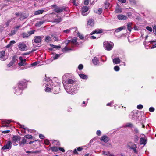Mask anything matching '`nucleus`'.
<instances>
[{
    "label": "nucleus",
    "instance_id": "1",
    "mask_svg": "<svg viewBox=\"0 0 156 156\" xmlns=\"http://www.w3.org/2000/svg\"><path fill=\"white\" fill-rule=\"evenodd\" d=\"M27 81L25 79L20 81L18 83V86L21 90H23L27 87Z\"/></svg>",
    "mask_w": 156,
    "mask_h": 156
},
{
    "label": "nucleus",
    "instance_id": "2",
    "mask_svg": "<svg viewBox=\"0 0 156 156\" xmlns=\"http://www.w3.org/2000/svg\"><path fill=\"white\" fill-rule=\"evenodd\" d=\"M103 44L105 48L107 50H110L113 47V44L112 42L105 41L104 42Z\"/></svg>",
    "mask_w": 156,
    "mask_h": 156
},
{
    "label": "nucleus",
    "instance_id": "3",
    "mask_svg": "<svg viewBox=\"0 0 156 156\" xmlns=\"http://www.w3.org/2000/svg\"><path fill=\"white\" fill-rule=\"evenodd\" d=\"M21 137L19 136H13L12 138V141L14 145H17L18 144L17 143L20 140Z\"/></svg>",
    "mask_w": 156,
    "mask_h": 156
},
{
    "label": "nucleus",
    "instance_id": "4",
    "mask_svg": "<svg viewBox=\"0 0 156 156\" xmlns=\"http://www.w3.org/2000/svg\"><path fill=\"white\" fill-rule=\"evenodd\" d=\"M127 146L130 149L133 150L134 153H137L136 150L137 146L135 144H133L132 142H129L127 144Z\"/></svg>",
    "mask_w": 156,
    "mask_h": 156
},
{
    "label": "nucleus",
    "instance_id": "5",
    "mask_svg": "<svg viewBox=\"0 0 156 156\" xmlns=\"http://www.w3.org/2000/svg\"><path fill=\"white\" fill-rule=\"evenodd\" d=\"M54 11L56 13H59L63 11L67 12L69 11V9L68 7H62L61 8L56 7L55 8Z\"/></svg>",
    "mask_w": 156,
    "mask_h": 156
},
{
    "label": "nucleus",
    "instance_id": "6",
    "mask_svg": "<svg viewBox=\"0 0 156 156\" xmlns=\"http://www.w3.org/2000/svg\"><path fill=\"white\" fill-rule=\"evenodd\" d=\"M12 148V142L10 141H7L5 145H4L2 148L3 150L6 149H10Z\"/></svg>",
    "mask_w": 156,
    "mask_h": 156
},
{
    "label": "nucleus",
    "instance_id": "7",
    "mask_svg": "<svg viewBox=\"0 0 156 156\" xmlns=\"http://www.w3.org/2000/svg\"><path fill=\"white\" fill-rule=\"evenodd\" d=\"M17 56L16 55H14L12 58V60L9 62V63L7 65L8 67H10L12 66L14 63H15L16 61H17Z\"/></svg>",
    "mask_w": 156,
    "mask_h": 156
},
{
    "label": "nucleus",
    "instance_id": "8",
    "mask_svg": "<svg viewBox=\"0 0 156 156\" xmlns=\"http://www.w3.org/2000/svg\"><path fill=\"white\" fill-rule=\"evenodd\" d=\"M100 140L103 141L105 143H107L110 140L109 137L106 135H103L100 138Z\"/></svg>",
    "mask_w": 156,
    "mask_h": 156
},
{
    "label": "nucleus",
    "instance_id": "9",
    "mask_svg": "<svg viewBox=\"0 0 156 156\" xmlns=\"http://www.w3.org/2000/svg\"><path fill=\"white\" fill-rule=\"evenodd\" d=\"M144 135V134H142ZM147 139L146 137L144 135V137H141L140 139V145H145L147 143Z\"/></svg>",
    "mask_w": 156,
    "mask_h": 156
},
{
    "label": "nucleus",
    "instance_id": "10",
    "mask_svg": "<svg viewBox=\"0 0 156 156\" xmlns=\"http://www.w3.org/2000/svg\"><path fill=\"white\" fill-rule=\"evenodd\" d=\"M5 51H2L0 52V59L2 61H5L7 58H5Z\"/></svg>",
    "mask_w": 156,
    "mask_h": 156
},
{
    "label": "nucleus",
    "instance_id": "11",
    "mask_svg": "<svg viewBox=\"0 0 156 156\" xmlns=\"http://www.w3.org/2000/svg\"><path fill=\"white\" fill-rule=\"evenodd\" d=\"M19 49L22 51H24L26 50L27 46L24 43H20L18 46Z\"/></svg>",
    "mask_w": 156,
    "mask_h": 156
},
{
    "label": "nucleus",
    "instance_id": "12",
    "mask_svg": "<svg viewBox=\"0 0 156 156\" xmlns=\"http://www.w3.org/2000/svg\"><path fill=\"white\" fill-rule=\"evenodd\" d=\"M14 93L17 95H20L22 92V91L23 90H21L19 87H16L14 89Z\"/></svg>",
    "mask_w": 156,
    "mask_h": 156
},
{
    "label": "nucleus",
    "instance_id": "13",
    "mask_svg": "<svg viewBox=\"0 0 156 156\" xmlns=\"http://www.w3.org/2000/svg\"><path fill=\"white\" fill-rule=\"evenodd\" d=\"M83 149V147H79L76 148L73 151V152L74 154H79L78 151L81 152Z\"/></svg>",
    "mask_w": 156,
    "mask_h": 156
},
{
    "label": "nucleus",
    "instance_id": "14",
    "mask_svg": "<svg viewBox=\"0 0 156 156\" xmlns=\"http://www.w3.org/2000/svg\"><path fill=\"white\" fill-rule=\"evenodd\" d=\"M42 38L41 36H36L34 38V41L35 43H38L41 41Z\"/></svg>",
    "mask_w": 156,
    "mask_h": 156
},
{
    "label": "nucleus",
    "instance_id": "15",
    "mask_svg": "<svg viewBox=\"0 0 156 156\" xmlns=\"http://www.w3.org/2000/svg\"><path fill=\"white\" fill-rule=\"evenodd\" d=\"M117 18L119 20H126L127 19V17L123 15H119L117 16Z\"/></svg>",
    "mask_w": 156,
    "mask_h": 156
},
{
    "label": "nucleus",
    "instance_id": "16",
    "mask_svg": "<svg viewBox=\"0 0 156 156\" xmlns=\"http://www.w3.org/2000/svg\"><path fill=\"white\" fill-rule=\"evenodd\" d=\"M22 58H23L21 56H20L19 58L20 59V62H19L18 64L20 66H26L27 65V64L25 62L23 61Z\"/></svg>",
    "mask_w": 156,
    "mask_h": 156
},
{
    "label": "nucleus",
    "instance_id": "17",
    "mask_svg": "<svg viewBox=\"0 0 156 156\" xmlns=\"http://www.w3.org/2000/svg\"><path fill=\"white\" fill-rule=\"evenodd\" d=\"M26 140L25 138H23L22 140L21 141H20L19 143L20 146L22 147H23L24 144L26 143Z\"/></svg>",
    "mask_w": 156,
    "mask_h": 156
},
{
    "label": "nucleus",
    "instance_id": "18",
    "mask_svg": "<svg viewBox=\"0 0 156 156\" xmlns=\"http://www.w3.org/2000/svg\"><path fill=\"white\" fill-rule=\"evenodd\" d=\"M44 12V10L43 9L39 10L34 11V14L35 15H38L42 14Z\"/></svg>",
    "mask_w": 156,
    "mask_h": 156
},
{
    "label": "nucleus",
    "instance_id": "19",
    "mask_svg": "<svg viewBox=\"0 0 156 156\" xmlns=\"http://www.w3.org/2000/svg\"><path fill=\"white\" fill-rule=\"evenodd\" d=\"M94 20L92 19H89L87 23V25L92 27L94 26Z\"/></svg>",
    "mask_w": 156,
    "mask_h": 156
},
{
    "label": "nucleus",
    "instance_id": "20",
    "mask_svg": "<svg viewBox=\"0 0 156 156\" xmlns=\"http://www.w3.org/2000/svg\"><path fill=\"white\" fill-rule=\"evenodd\" d=\"M103 32V31L102 29H100V30H96L93 32H92L90 34V35H92L95 34H98L100 33H101Z\"/></svg>",
    "mask_w": 156,
    "mask_h": 156
},
{
    "label": "nucleus",
    "instance_id": "21",
    "mask_svg": "<svg viewBox=\"0 0 156 156\" xmlns=\"http://www.w3.org/2000/svg\"><path fill=\"white\" fill-rule=\"evenodd\" d=\"M45 22L44 20H41L39 21H38L36 23L35 26L37 27H39L41 26Z\"/></svg>",
    "mask_w": 156,
    "mask_h": 156
},
{
    "label": "nucleus",
    "instance_id": "22",
    "mask_svg": "<svg viewBox=\"0 0 156 156\" xmlns=\"http://www.w3.org/2000/svg\"><path fill=\"white\" fill-rule=\"evenodd\" d=\"M89 9V8L86 6H83L82 8V13L83 14V13H84L87 12Z\"/></svg>",
    "mask_w": 156,
    "mask_h": 156
},
{
    "label": "nucleus",
    "instance_id": "23",
    "mask_svg": "<svg viewBox=\"0 0 156 156\" xmlns=\"http://www.w3.org/2000/svg\"><path fill=\"white\" fill-rule=\"evenodd\" d=\"M132 23L131 22H128L127 23V29L130 32H131L132 29Z\"/></svg>",
    "mask_w": 156,
    "mask_h": 156
},
{
    "label": "nucleus",
    "instance_id": "24",
    "mask_svg": "<svg viewBox=\"0 0 156 156\" xmlns=\"http://www.w3.org/2000/svg\"><path fill=\"white\" fill-rule=\"evenodd\" d=\"M113 62L115 64H119L120 62V59L119 58H116L113 59Z\"/></svg>",
    "mask_w": 156,
    "mask_h": 156
},
{
    "label": "nucleus",
    "instance_id": "25",
    "mask_svg": "<svg viewBox=\"0 0 156 156\" xmlns=\"http://www.w3.org/2000/svg\"><path fill=\"white\" fill-rule=\"evenodd\" d=\"M59 88L58 87H55L52 88V90L53 91L55 94L58 93Z\"/></svg>",
    "mask_w": 156,
    "mask_h": 156
},
{
    "label": "nucleus",
    "instance_id": "26",
    "mask_svg": "<svg viewBox=\"0 0 156 156\" xmlns=\"http://www.w3.org/2000/svg\"><path fill=\"white\" fill-rule=\"evenodd\" d=\"M126 27L125 26L120 27H119L118 28H117L116 29V30H115V32H117V33L118 32L121 31L123 29H126Z\"/></svg>",
    "mask_w": 156,
    "mask_h": 156
},
{
    "label": "nucleus",
    "instance_id": "27",
    "mask_svg": "<svg viewBox=\"0 0 156 156\" xmlns=\"http://www.w3.org/2000/svg\"><path fill=\"white\" fill-rule=\"evenodd\" d=\"M65 82L66 83L72 84L74 82V81L72 79H68L66 80Z\"/></svg>",
    "mask_w": 156,
    "mask_h": 156
},
{
    "label": "nucleus",
    "instance_id": "28",
    "mask_svg": "<svg viewBox=\"0 0 156 156\" xmlns=\"http://www.w3.org/2000/svg\"><path fill=\"white\" fill-rule=\"evenodd\" d=\"M115 13H119L122 12V9L121 8L117 7L115 9Z\"/></svg>",
    "mask_w": 156,
    "mask_h": 156
},
{
    "label": "nucleus",
    "instance_id": "29",
    "mask_svg": "<svg viewBox=\"0 0 156 156\" xmlns=\"http://www.w3.org/2000/svg\"><path fill=\"white\" fill-rule=\"evenodd\" d=\"M79 76L83 79H86L88 78L87 76L81 73L79 74Z\"/></svg>",
    "mask_w": 156,
    "mask_h": 156
},
{
    "label": "nucleus",
    "instance_id": "30",
    "mask_svg": "<svg viewBox=\"0 0 156 156\" xmlns=\"http://www.w3.org/2000/svg\"><path fill=\"white\" fill-rule=\"evenodd\" d=\"M98 60L96 57H94L92 60L93 63L95 65H97L98 64Z\"/></svg>",
    "mask_w": 156,
    "mask_h": 156
},
{
    "label": "nucleus",
    "instance_id": "31",
    "mask_svg": "<svg viewBox=\"0 0 156 156\" xmlns=\"http://www.w3.org/2000/svg\"><path fill=\"white\" fill-rule=\"evenodd\" d=\"M53 152H57L58 151V147L55 146L52 147L50 148Z\"/></svg>",
    "mask_w": 156,
    "mask_h": 156
},
{
    "label": "nucleus",
    "instance_id": "32",
    "mask_svg": "<svg viewBox=\"0 0 156 156\" xmlns=\"http://www.w3.org/2000/svg\"><path fill=\"white\" fill-rule=\"evenodd\" d=\"M16 32V31L15 30H12L11 32L8 35L9 36H12L14 35Z\"/></svg>",
    "mask_w": 156,
    "mask_h": 156
},
{
    "label": "nucleus",
    "instance_id": "33",
    "mask_svg": "<svg viewBox=\"0 0 156 156\" xmlns=\"http://www.w3.org/2000/svg\"><path fill=\"white\" fill-rule=\"evenodd\" d=\"M139 139V137L137 135H135L134 136V141L135 143H137Z\"/></svg>",
    "mask_w": 156,
    "mask_h": 156
},
{
    "label": "nucleus",
    "instance_id": "34",
    "mask_svg": "<svg viewBox=\"0 0 156 156\" xmlns=\"http://www.w3.org/2000/svg\"><path fill=\"white\" fill-rule=\"evenodd\" d=\"M70 42L73 44H74L75 43V44H78V42H77V38L75 39H73L71 40H70Z\"/></svg>",
    "mask_w": 156,
    "mask_h": 156
},
{
    "label": "nucleus",
    "instance_id": "35",
    "mask_svg": "<svg viewBox=\"0 0 156 156\" xmlns=\"http://www.w3.org/2000/svg\"><path fill=\"white\" fill-rule=\"evenodd\" d=\"M26 153H31V154H37L40 152V151H27Z\"/></svg>",
    "mask_w": 156,
    "mask_h": 156
},
{
    "label": "nucleus",
    "instance_id": "36",
    "mask_svg": "<svg viewBox=\"0 0 156 156\" xmlns=\"http://www.w3.org/2000/svg\"><path fill=\"white\" fill-rule=\"evenodd\" d=\"M36 142H37V144L36 145H39V144H40V141L39 140H36L35 141H30V142H29V144H31L33 143Z\"/></svg>",
    "mask_w": 156,
    "mask_h": 156
},
{
    "label": "nucleus",
    "instance_id": "37",
    "mask_svg": "<svg viewBox=\"0 0 156 156\" xmlns=\"http://www.w3.org/2000/svg\"><path fill=\"white\" fill-rule=\"evenodd\" d=\"M50 46L53 48L56 49L60 48H61V46L60 45L56 46L51 44H50Z\"/></svg>",
    "mask_w": 156,
    "mask_h": 156
},
{
    "label": "nucleus",
    "instance_id": "38",
    "mask_svg": "<svg viewBox=\"0 0 156 156\" xmlns=\"http://www.w3.org/2000/svg\"><path fill=\"white\" fill-rule=\"evenodd\" d=\"M28 34L25 32L22 33V37L23 38H28Z\"/></svg>",
    "mask_w": 156,
    "mask_h": 156
},
{
    "label": "nucleus",
    "instance_id": "39",
    "mask_svg": "<svg viewBox=\"0 0 156 156\" xmlns=\"http://www.w3.org/2000/svg\"><path fill=\"white\" fill-rule=\"evenodd\" d=\"M51 37L48 36L46 37L45 40L46 42H48L50 41H51Z\"/></svg>",
    "mask_w": 156,
    "mask_h": 156
},
{
    "label": "nucleus",
    "instance_id": "40",
    "mask_svg": "<svg viewBox=\"0 0 156 156\" xmlns=\"http://www.w3.org/2000/svg\"><path fill=\"white\" fill-rule=\"evenodd\" d=\"M62 20V19L61 17H60L57 19H55V21L57 23L60 22Z\"/></svg>",
    "mask_w": 156,
    "mask_h": 156
},
{
    "label": "nucleus",
    "instance_id": "41",
    "mask_svg": "<svg viewBox=\"0 0 156 156\" xmlns=\"http://www.w3.org/2000/svg\"><path fill=\"white\" fill-rule=\"evenodd\" d=\"M52 90V88H49L48 87H46L45 90L46 92H50Z\"/></svg>",
    "mask_w": 156,
    "mask_h": 156
},
{
    "label": "nucleus",
    "instance_id": "42",
    "mask_svg": "<svg viewBox=\"0 0 156 156\" xmlns=\"http://www.w3.org/2000/svg\"><path fill=\"white\" fill-rule=\"evenodd\" d=\"M35 31V30L30 31L28 32V34L29 36H30L32 34H34Z\"/></svg>",
    "mask_w": 156,
    "mask_h": 156
},
{
    "label": "nucleus",
    "instance_id": "43",
    "mask_svg": "<svg viewBox=\"0 0 156 156\" xmlns=\"http://www.w3.org/2000/svg\"><path fill=\"white\" fill-rule=\"evenodd\" d=\"M102 12V9L101 8H100L98 9V12H96V13L100 15Z\"/></svg>",
    "mask_w": 156,
    "mask_h": 156
},
{
    "label": "nucleus",
    "instance_id": "44",
    "mask_svg": "<svg viewBox=\"0 0 156 156\" xmlns=\"http://www.w3.org/2000/svg\"><path fill=\"white\" fill-rule=\"evenodd\" d=\"M110 5V4L107 2H106L105 3V9H107L108 7H109Z\"/></svg>",
    "mask_w": 156,
    "mask_h": 156
},
{
    "label": "nucleus",
    "instance_id": "45",
    "mask_svg": "<svg viewBox=\"0 0 156 156\" xmlns=\"http://www.w3.org/2000/svg\"><path fill=\"white\" fill-rule=\"evenodd\" d=\"M83 65L82 64H80L78 66V69L79 70H81L83 69Z\"/></svg>",
    "mask_w": 156,
    "mask_h": 156
},
{
    "label": "nucleus",
    "instance_id": "46",
    "mask_svg": "<svg viewBox=\"0 0 156 156\" xmlns=\"http://www.w3.org/2000/svg\"><path fill=\"white\" fill-rule=\"evenodd\" d=\"M60 54H56L53 57V59H56L58 58L60 56Z\"/></svg>",
    "mask_w": 156,
    "mask_h": 156
},
{
    "label": "nucleus",
    "instance_id": "47",
    "mask_svg": "<svg viewBox=\"0 0 156 156\" xmlns=\"http://www.w3.org/2000/svg\"><path fill=\"white\" fill-rule=\"evenodd\" d=\"M20 18L23 19H25L27 18V16H26V15H25L24 14H21L20 15Z\"/></svg>",
    "mask_w": 156,
    "mask_h": 156
},
{
    "label": "nucleus",
    "instance_id": "48",
    "mask_svg": "<svg viewBox=\"0 0 156 156\" xmlns=\"http://www.w3.org/2000/svg\"><path fill=\"white\" fill-rule=\"evenodd\" d=\"M25 137L27 139H31L32 138V136L30 135H27L25 136Z\"/></svg>",
    "mask_w": 156,
    "mask_h": 156
},
{
    "label": "nucleus",
    "instance_id": "49",
    "mask_svg": "<svg viewBox=\"0 0 156 156\" xmlns=\"http://www.w3.org/2000/svg\"><path fill=\"white\" fill-rule=\"evenodd\" d=\"M114 69L116 71H119L120 69V68L119 66H115L114 67Z\"/></svg>",
    "mask_w": 156,
    "mask_h": 156
},
{
    "label": "nucleus",
    "instance_id": "50",
    "mask_svg": "<svg viewBox=\"0 0 156 156\" xmlns=\"http://www.w3.org/2000/svg\"><path fill=\"white\" fill-rule=\"evenodd\" d=\"M146 29L147 30H148L150 32H152V28L151 27H150L149 26H147L146 27Z\"/></svg>",
    "mask_w": 156,
    "mask_h": 156
},
{
    "label": "nucleus",
    "instance_id": "51",
    "mask_svg": "<svg viewBox=\"0 0 156 156\" xmlns=\"http://www.w3.org/2000/svg\"><path fill=\"white\" fill-rule=\"evenodd\" d=\"M137 108L139 109H141L143 108V106L142 105L139 104L137 106Z\"/></svg>",
    "mask_w": 156,
    "mask_h": 156
},
{
    "label": "nucleus",
    "instance_id": "52",
    "mask_svg": "<svg viewBox=\"0 0 156 156\" xmlns=\"http://www.w3.org/2000/svg\"><path fill=\"white\" fill-rule=\"evenodd\" d=\"M69 50V49L67 47L65 46L64 48L62 49V51L63 52Z\"/></svg>",
    "mask_w": 156,
    "mask_h": 156
},
{
    "label": "nucleus",
    "instance_id": "53",
    "mask_svg": "<svg viewBox=\"0 0 156 156\" xmlns=\"http://www.w3.org/2000/svg\"><path fill=\"white\" fill-rule=\"evenodd\" d=\"M44 142L45 144L47 145H49L50 143L49 141L47 139L45 140Z\"/></svg>",
    "mask_w": 156,
    "mask_h": 156
},
{
    "label": "nucleus",
    "instance_id": "54",
    "mask_svg": "<svg viewBox=\"0 0 156 156\" xmlns=\"http://www.w3.org/2000/svg\"><path fill=\"white\" fill-rule=\"evenodd\" d=\"M89 0H85L84 2V4L86 5L89 4Z\"/></svg>",
    "mask_w": 156,
    "mask_h": 156
},
{
    "label": "nucleus",
    "instance_id": "55",
    "mask_svg": "<svg viewBox=\"0 0 156 156\" xmlns=\"http://www.w3.org/2000/svg\"><path fill=\"white\" fill-rule=\"evenodd\" d=\"M133 126V125L131 123H127L126 125V127H132Z\"/></svg>",
    "mask_w": 156,
    "mask_h": 156
},
{
    "label": "nucleus",
    "instance_id": "56",
    "mask_svg": "<svg viewBox=\"0 0 156 156\" xmlns=\"http://www.w3.org/2000/svg\"><path fill=\"white\" fill-rule=\"evenodd\" d=\"M154 108L153 107H151L149 108V111L151 112H154Z\"/></svg>",
    "mask_w": 156,
    "mask_h": 156
},
{
    "label": "nucleus",
    "instance_id": "57",
    "mask_svg": "<svg viewBox=\"0 0 156 156\" xmlns=\"http://www.w3.org/2000/svg\"><path fill=\"white\" fill-rule=\"evenodd\" d=\"M77 36L80 39H83L84 37L82 35L80 34L79 33H78L77 34Z\"/></svg>",
    "mask_w": 156,
    "mask_h": 156
},
{
    "label": "nucleus",
    "instance_id": "58",
    "mask_svg": "<svg viewBox=\"0 0 156 156\" xmlns=\"http://www.w3.org/2000/svg\"><path fill=\"white\" fill-rule=\"evenodd\" d=\"M20 27V25H19L17 26L16 27H14V30H15L16 31V32H17V31L18 30L19 28Z\"/></svg>",
    "mask_w": 156,
    "mask_h": 156
},
{
    "label": "nucleus",
    "instance_id": "59",
    "mask_svg": "<svg viewBox=\"0 0 156 156\" xmlns=\"http://www.w3.org/2000/svg\"><path fill=\"white\" fill-rule=\"evenodd\" d=\"M60 151L63 152L65 151L64 149L62 147H58V151Z\"/></svg>",
    "mask_w": 156,
    "mask_h": 156
},
{
    "label": "nucleus",
    "instance_id": "60",
    "mask_svg": "<svg viewBox=\"0 0 156 156\" xmlns=\"http://www.w3.org/2000/svg\"><path fill=\"white\" fill-rule=\"evenodd\" d=\"M153 27L154 29L153 30V32L156 35V25H154V26Z\"/></svg>",
    "mask_w": 156,
    "mask_h": 156
},
{
    "label": "nucleus",
    "instance_id": "61",
    "mask_svg": "<svg viewBox=\"0 0 156 156\" xmlns=\"http://www.w3.org/2000/svg\"><path fill=\"white\" fill-rule=\"evenodd\" d=\"M39 137L41 139H43L45 137L44 135L42 134H40L39 135Z\"/></svg>",
    "mask_w": 156,
    "mask_h": 156
},
{
    "label": "nucleus",
    "instance_id": "62",
    "mask_svg": "<svg viewBox=\"0 0 156 156\" xmlns=\"http://www.w3.org/2000/svg\"><path fill=\"white\" fill-rule=\"evenodd\" d=\"M11 20H9L7 21L5 23L6 27H8L9 26V23L11 22Z\"/></svg>",
    "mask_w": 156,
    "mask_h": 156
},
{
    "label": "nucleus",
    "instance_id": "63",
    "mask_svg": "<svg viewBox=\"0 0 156 156\" xmlns=\"http://www.w3.org/2000/svg\"><path fill=\"white\" fill-rule=\"evenodd\" d=\"M101 132L99 130H97L96 132L97 134L99 136L101 135Z\"/></svg>",
    "mask_w": 156,
    "mask_h": 156
},
{
    "label": "nucleus",
    "instance_id": "64",
    "mask_svg": "<svg viewBox=\"0 0 156 156\" xmlns=\"http://www.w3.org/2000/svg\"><path fill=\"white\" fill-rule=\"evenodd\" d=\"M16 43L15 41L14 40H12L10 41L9 43L11 45H12L13 44Z\"/></svg>",
    "mask_w": 156,
    "mask_h": 156
}]
</instances>
